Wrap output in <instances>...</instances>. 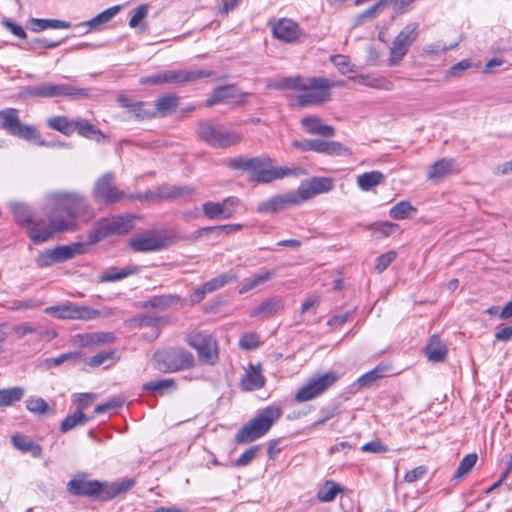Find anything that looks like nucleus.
<instances>
[{
  "label": "nucleus",
  "mask_w": 512,
  "mask_h": 512,
  "mask_svg": "<svg viewBox=\"0 0 512 512\" xmlns=\"http://www.w3.org/2000/svg\"><path fill=\"white\" fill-rule=\"evenodd\" d=\"M342 86V82L335 83L323 77H302L300 75L284 77L273 82L270 87L278 90H295L302 93L296 96L300 106L319 105L331 97L330 89Z\"/></svg>",
  "instance_id": "f257e3e1"
},
{
  "label": "nucleus",
  "mask_w": 512,
  "mask_h": 512,
  "mask_svg": "<svg viewBox=\"0 0 512 512\" xmlns=\"http://www.w3.org/2000/svg\"><path fill=\"white\" fill-rule=\"evenodd\" d=\"M273 160L268 156L235 157L228 161L227 166L233 170L249 173V180L256 183H270L277 179L294 174V170L272 166Z\"/></svg>",
  "instance_id": "f03ea898"
},
{
  "label": "nucleus",
  "mask_w": 512,
  "mask_h": 512,
  "mask_svg": "<svg viewBox=\"0 0 512 512\" xmlns=\"http://www.w3.org/2000/svg\"><path fill=\"white\" fill-rule=\"evenodd\" d=\"M50 199L57 208L66 212V216H59L60 221L72 222L69 231L77 228V220H89L93 217L92 209L85 197L78 192H53Z\"/></svg>",
  "instance_id": "7ed1b4c3"
},
{
  "label": "nucleus",
  "mask_w": 512,
  "mask_h": 512,
  "mask_svg": "<svg viewBox=\"0 0 512 512\" xmlns=\"http://www.w3.org/2000/svg\"><path fill=\"white\" fill-rule=\"evenodd\" d=\"M282 409L270 405L260 410L249 422L243 425L235 435V442L247 444L264 436L281 417Z\"/></svg>",
  "instance_id": "20e7f679"
},
{
  "label": "nucleus",
  "mask_w": 512,
  "mask_h": 512,
  "mask_svg": "<svg viewBox=\"0 0 512 512\" xmlns=\"http://www.w3.org/2000/svg\"><path fill=\"white\" fill-rule=\"evenodd\" d=\"M282 409L270 405L260 410L249 422L243 425L235 435V442L247 444L264 436L281 417Z\"/></svg>",
  "instance_id": "39448f33"
},
{
  "label": "nucleus",
  "mask_w": 512,
  "mask_h": 512,
  "mask_svg": "<svg viewBox=\"0 0 512 512\" xmlns=\"http://www.w3.org/2000/svg\"><path fill=\"white\" fill-rule=\"evenodd\" d=\"M282 409L270 405L260 410L249 422L243 425L235 435V442L247 444L264 436L281 417Z\"/></svg>",
  "instance_id": "423d86ee"
},
{
  "label": "nucleus",
  "mask_w": 512,
  "mask_h": 512,
  "mask_svg": "<svg viewBox=\"0 0 512 512\" xmlns=\"http://www.w3.org/2000/svg\"><path fill=\"white\" fill-rule=\"evenodd\" d=\"M136 216L132 214L113 215L100 219L94 230L88 235L89 244L98 243L110 236L129 233L135 228Z\"/></svg>",
  "instance_id": "0eeeda50"
},
{
  "label": "nucleus",
  "mask_w": 512,
  "mask_h": 512,
  "mask_svg": "<svg viewBox=\"0 0 512 512\" xmlns=\"http://www.w3.org/2000/svg\"><path fill=\"white\" fill-rule=\"evenodd\" d=\"M153 360L155 368L164 373L186 370L194 365V356L181 347L158 350L154 353Z\"/></svg>",
  "instance_id": "6e6552de"
},
{
  "label": "nucleus",
  "mask_w": 512,
  "mask_h": 512,
  "mask_svg": "<svg viewBox=\"0 0 512 512\" xmlns=\"http://www.w3.org/2000/svg\"><path fill=\"white\" fill-rule=\"evenodd\" d=\"M197 134L201 140L214 148L224 149L242 141V135L237 131L209 121L198 124Z\"/></svg>",
  "instance_id": "1a4fd4ad"
},
{
  "label": "nucleus",
  "mask_w": 512,
  "mask_h": 512,
  "mask_svg": "<svg viewBox=\"0 0 512 512\" xmlns=\"http://www.w3.org/2000/svg\"><path fill=\"white\" fill-rule=\"evenodd\" d=\"M0 127L13 136L32 141L41 146L45 145L36 128L20 122L17 109L8 108L0 111Z\"/></svg>",
  "instance_id": "9d476101"
},
{
  "label": "nucleus",
  "mask_w": 512,
  "mask_h": 512,
  "mask_svg": "<svg viewBox=\"0 0 512 512\" xmlns=\"http://www.w3.org/2000/svg\"><path fill=\"white\" fill-rule=\"evenodd\" d=\"M339 380V374L329 371L325 374H318L310 378L295 394V401L303 403L311 401L331 388Z\"/></svg>",
  "instance_id": "9b49d317"
},
{
  "label": "nucleus",
  "mask_w": 512,
  "mask_h": 512,
  "mask_svg": "<svg viewBox=\"0 0 512 512\" xmlns=\"http://www.w3.org/2000/svg\"><path fill=\"white\" fill-rule=\"evenodd\" d=\"M49 222L44 220H32L28 226L29 237L35 244L48 241L56 232L69 231L72 222L60 221L59 216L54 212L48 215Z\"/></svg>",
  "instance_id": "f8f14e48"
},
{
  "label": "nucleus",
  "mask_w": 512,
  "mask_h": 512,
  "mask_svg": "<svg viewBox=\"0 0 512 512\" xmlns=\"http://www.w3.org/2000/svg\"><path fill=\"white\" fill-rule=\"evenodd\" d=\"M419 35L418 23L407 24L395 37L389 51V66L398 65L407 54L409 47L417 40Z\"/></svg>",
  "instance_id": "ddd939ff"
},
{
  "label": "nucleus",
  "mask_w": 512,
  "mask_h": 512,
  "mask_svg": "<svg viewBox=\"0 0 512 512\" xmlns=\"http://www.w3.org/2000/svg\"><path fill=\"white\" fill-rule=\"evenodd\" d=\"M25 94L31 97H75L85 98L89 95L87 89L77 88L69 84H41L27 87Z\"/></svg>",
  "instance_id": "4468645a"
},
{
  "label": "nucleus",
  "mask_w": 512,
  "mask_h": 512,
  "mask_svg": "<svg viewBox=\"0 0 512 512\" xmlns=\"http://www.w3.org/2000/svg\"><path fill=\"white\" fill-rule=\"evenodd\" d=\"M92 196L96 203L110 205L122 201L125 193L116 186L114 173L108 172L96 180Z\"/></svg>",
  "instance_id": "2eb2a0df"
},
{
  "label": "nucleus",
  "mask_w": 512,
  "mask_h": 512,
  "mask_svg": "<svg viewBox=\"0 0 512 512\" xmlns=\"http://www.w3.org/2000/svg\"><path fill=\"white\" fill-rule=\"evenodd\" d=\"M44 312L58 319L92 320L100 315L96 309L76 304H62L45 308Z\"/></svg>",
  "instance_id": "dca6fc26"
},
{
  "label": "nucleus",
  "mask_w": 512,
  "mask_h": 512,
  "mask_svg": "<svg viewBox=\"0 0 512 512\" xmlns=\"http://www.w3.org/2000/svg\"><path fill=\"white\" fill-rule=\"evenodd\" d=\"M187 343L197 350L199 358L203 361L209 364L217 361V343L211 335L202 332L190 333L187 336Z\"/></svg>",
  "instance_id": "f3484780"
},
{
  "label": "nucleus",
  "mask_w": 512,
  "mask_h": 512,
  "mask_svg": "<svg viewBox=\"0 0 512 512\" xmlns=\"http://www.w3.org/2000/svg\"><path fill=\"white\" fill-rule=\"evenodd\" d=\"M169 246V239L154 232L137 234L129 239V247L135 252H154Z\"/></svg>",
  "instance_id": "a211bd4d"
},
{
  "label": "nucleus",
  "mask_w": 512,
  "mask_h": 512,
  "mask_svg": "<svg viewBox=\"0 0 512 512\" xmlns=\"http://www.w3.org/2000/svg\"><path fill=\"white\" fill-rule=\"evenodd\" d=\"M67 490L75 496H98L102 500L103 482L86 480L83 476H76L67 484Z\"/></svg>",
  "instance_id": "6ab92c4d"
},
{
  "label": "nucleus",
  "mask_w": 512,
  "mask_h": 512,
  "mask_svg": "<svg viewBox=\"0 0 512 512\" xmlns=\"http://www.w3.org/2000/svg\"><path fill=\"white\" fill-rule=\"evenodd\" d=\"M271 30L274 37L284 42H293L302 34L298 23L286 18L279 19L272 23Z\"/></svg>",
  "instance_id": "aec40b11"
},
{
  "label": "nucleus",
  "mask_w": 512,
  "mask_h": 512,
  "mask_svg": "<svg viewBox=\"0 0 512 512\" xmlns=\"http://www.w3.org/2000/svg\"><path fill=\"white\" fill-rule=\"evenodd\" d=\"M299 200L294 194H283L270 197L257 206V212L271 214L285 209L289 205H298Z\"/></svg>",
  "instance_id": "412c9836"
},
{
  "label": "nucleus",
  "mask_w": 512,
  "mask_h": 512,
  "mask_svg": "<svg viewBox=\"0 0 512 512\" xmlns=\"http://www.w3.org/2000/svg\"><path fill=\"white\" fill-rule=\"evenodd\" d=\"M211 71L205 70H166L163 71L164 84H185L198 79L210 77Z\"/></svg>",
  "instance_id": "4be33fe9"
},
{
  "label": "nucleus",
  "mask_w": 512,
  "mask_h": 512,
  "mask_svg": "<svg viewBox=\"0 0 512 512\" xmlns=\"http://www.w3.org/2000/svg\"><path fill=\"white\" fill-rule=\"evenodd\" d=\"M265 378L262 375L261 367L250 365L240 379V387L243 391H254L263 388Z\"/></svg>",
  "instance_id": "5701e85b"
},
{
  "label": "nucleus",
  "mask_w": 512,
  "mask_h": 512,
  "mask_svg": "<svg viewBox=\"0 0 512 512\" xmlns=\"http://www.w3.org/2000/svg\"><path fill=\"white\" fill-rule=\"evenodd\" d=\"M455 172H458L455 161L442 158L429 166L427 178L429 180H440Z\"/></svg>",
  "instance_id": "b1692460"
},
{
  "label": "nucleus",
  "mask_w": 512,
  "mask_h": 512,
  "mask_svg": "<svg viewBox=\"0 0 512 512\" xmlns=\"http://www.w3.org/2000/svg\"><path fill=\"white\" fill-rule=\"evenodd\" d=\"M302 128L311 135H320L324 137H332L335 130L332 126L323 124L316 116L305 117L301 120Z\"/></svg>",
  "instance_id": "393cba45"
},
{
  "label": "nucleus",
  "mask_w": 512,
  "mask_h": 512,
  "mask_svg": "<svg viewBox=\"0 0 512 512\" xmlns=\"http://www.w3.org/2000/svg\"><path fill=\"white\" fill-rule=\"evenodd\" d=\"M135 485L132 478L123 479L119 482H103L102 500H111L129 491Z\"/></svg>",
  "instance_id": "a878e982"
},
{
  "label": "nucleus",
  "mask_w": 512,
  "mask_h": 512,
  "mask_svg": "<svg viewBox=\"0 0 512 512\" xmlns=\"http://www.w3.org/2000/svg\"><path fill=\"white\" fill-rule=\"evenodd\" d=\"M448 349L438 335H432L425 347L426 357L431 362H442L447 356Z\"/></svg>",
  "instance_id": "bb28decb"
},
{
  "label": "nucleus",
  "mask_w": 512,
  "mask_h": 512,
  "mask_svg": "<svg viewBox=\"0 0 512 512\" xmlns=\"http://www.w3.org/2000/svg\"><path fill=\"white\" fill-rule=\"evenodd\" d=\"M140 268L132 265L123 268L112 267L99 275V281L105 282H116L120 281L128 276L139 273Z\"/></svg>",
  "instance_id": "cd10ccee"
},
{
  "label": "nucleus",
  "mask_w": 512,
  "mask_h": 512,
  "mask_svg": "<svg viewBox=\"0 0 512 512\" xmlns=\"http://www.w3.org/2000/svg\"><path fill=\"white\" fill-rule=\"evenodd\" d=\"M194 193L191 186H170L162 185L158 188L156 196L162 200L183 198Z\"/></svg>",
  "instance_id": "c85d7f7f"
},
{
  "label": "nucleus",
  "mask_w": 512,
  "mask_h": 512,
  "mask_svg": "<svg viewBox=\"0 0 512 512\" xmlns=\"http://www.w3.org/2000/svg\"><path fill=\"white\" fill-rule=\"evenodd\" d=\"M80 136L100 142L105 135L86 119H77L74 121V132Z\"/></svg>",
  "instance_id": "c756f323"
},
{
  "label": "nucleus",
  "mask_w": 512,
  "mask_h": 512,
  "mask_svg": "<svg viewBox=\"0 0 512 512\" xmlns=\"http://www.w3.org/2000/svg\"><path fill=\"white\" fill-rule=\"evenodd\" d=\"M87 244L82 242H75L69 245H61L55 247L59 263L70 260L78 255L86 253Z\"/></svg>",
  "instance_id": "7c9ffc66"
},
{
  "label": "nucleus",
  "mask_w": 512,
  "mask_h": 512,
  "mask_svg": "<svg viewBox=\"0 0 512 512\" xmlns=\"http://www.w3.org/2000/svg\"><path fill=\"white\" fill-rule=\"evenodd\" d=\"M180 303V297L174 294L153 296L145 301V308H155L161 311L175 307Z\"/></svg>",
  "instance_id": "2f4dec72"
},
{
  "label": "nucleus",
  "mask_w": 512,
  "mask_h": 512,
  "mask_svg": "<svg viewBox=\"0 0 512 512\" xmlns=\"http://www.w3.org/2000/svg\"><path fill=\"white\" fill-rule=\"evenodd\" d=\"M282 309H283L282 299L279 297H274V298H271V299H268V300L262 302L259 306H257L256 308H254L251 311L250 315L253 317L260 316V315H262L264 317H268V316L277 314Z\"/></svg>",
  "instance_id": "473e14b6"
},
{
  "label": "nucleus",
  "mask_w": 512,
  "mask_h": 512,
  "mask_svg": "<svg viewBox=\"0 0 512 512\" xmlns=\"http://www.w3.org/2000/svg\"><path fill=\"white\" fill-rule=\"evenodd\" d=\"M14 447L24 453H31L33 457H41L42 447L23 435H14L12 437Z\"/></svg>",
  "instance_id": "72a5a7b5"
},
{
  "label": "nucleus",
  "mask_w": 512,
  "mask_h": 512,
  "mask_svg": "<svg viewBox=\"0 0 512 512\" xmlns=\"http://www.w3.org/2000/svg\"><path fill=\"white\" fill-rule=\"evenodd\" d=\"M71 24L66 21L57 19H38L32 18L30 20V28L34 32H40L45 29H67Z\"/></svg>",
  "instance_id": "f704fd0d"
},
{
  "label": "nucleus",
  "mask_w": 512,
  "mask_h": 512,
  "mask_svg": "<svg viewBox=\"0 0 512 512\" xmlns=\"http://www.w3.org/2000/svg\"><path fill=\"white\" fill-rule=\"evenodd\" d=\"M384 180V175L380 171L366 172L357 177V185L362 191H369L370 189L381 184Z\"/></svg>",
  "instance_id": "c9c22d12"
},
{
  "label": "nucleus",
  "mask_w": 512,
  "mask_h": 512,
  "mask_svg": "<svg viewBox=\"0 0 512 512\" xmlns=\"http://www.w3.org/2000/svg\"><path fill=\"white\" fill-rule=\"evenodd\" d=\"M74 121L66 116H55L47 119V126L66 136H70L74 132Z\"/></svg>",
  "instance_id": "e433bc0d"
},
{
  "label": "nucleus",
  "mask_w": 512,
  "mask_h": 512,
  "mask_svg": "<svg viewBox=\"0 0 512 512\" xmlns=\"http://www.w3.org/2000/svg\"><path fill=\"white\" fill-rule=\"evenodd\" d=\"M15 221L21 225L28 227L32 224L33 214L30 208L23 203H10Z\"/></svg>",
  "instance_id": "4c0bfd02"
},
{
  "label": "nucleus",
  "mask_w": 512,
  "mask_h": 512,
  "mask_svg": "<svg viewBox=\"0 0 512 512\" xmlns=\"http://www.w3.org/2000/svg\"><path fill=\"white\" fill-rule=\"evenodd\" d=\"M92 417L85 415L82 411L76 410L73 414L67 416L60 425V431L66 433L77 426H83L88 421H90Z\"/></svg>",
  "instance_id": "58836bf2"
},
{
  "label": "nucleus",
  "mask_w": 512,
  "mask_h": 512,
  "mask_svg": "<svg viewBox=\"0 0 512 512\" xmlns=\"http://www.w3.org/2000/svg\"><path fill=\"white\" fill-rule=\"evenodd\" d=\"M118 103L124 107L127 108L129 111L134 112L136 117L144 119V118H150L154 116V113H149L143 111V102L133 101L126 95H119L117 98Z\"/></svg>",
  "instance_id": "ea45409f"
},
{
  "label": "nucleus",
  "mask_w": 512,
  "mask_h": 512,
  "mask_svg": "<svg viewBox=\"0 0 512 512\" xmlns=\"http://www.w3.org/2000/svg\"><path fill=\"white\" fill-rule=\"evenodd\" d=\"M388 1L389 0H380L358 14L354 19V26H359L367 21L373 20L378 15V13L386 7Z\"/></svg>",
  "instance_id": "a19ab883"
},
{
  "label": "nucleus",
  "mask_w": 512,
  "mask_h": 512,
  "mask_svg": "<svg viewBox=\"0 0 512 512\" xmlns=\"http://www.w3.org/2000/svg\"><path fill=\"white\" fill-rule=\"evenodd\" d=\"M243 229L242 224H225L218 226L203 227L198 231V234L202 233H214L216 237L229 236L233 233L239 232Z\"/></svg>",
  "instance_id": "79ce46f5"
},
{
  "label": "nucleus",
  "mask_w": 512,
  "mask_h": 512,
  "mask_svg": "<svg viewBox=\"0 0 512 512\" xmlns=\"http://www.w3.org/2000/svg\"><path fill=\"white\" fill-rule=\"evenodd\" d=\"M24 392V389L21 387L0 389V407H7L20 401L24 396Z\"/></svg>",
  "instance_id": "37998d69"
},
{
  "label": "nucleus",
  "mask_w": 512,
  "mask_h": 512,
  "mask_svg": "<svg viewBox=\"0 0 512 512\" xmlns=\"http://www.w3.org/2000/svg\"><path fill=\"white\" fill-rule=\"evenodd\" d=\"M416 211L409 201H400L390 209L389 215L392 219L401 220L410 217Z\"/></svg>",
  "instance_id": "c03bdc74"
},
{
  "label": "nucleus",
  "mask_w": 512,
  "mask_h": 512,
  "mask_svg": "<svg viewBox=\"0 0 512 512\" xmlns=\"http://www.w3.org/2000/svg\"><path fill=\"white\" fill-rule=\"evenodd\" d=\"M385 370L386 369L384 367H375L374 369L360 376L356 381V385H358L360 388L371 387L377 380L383 377Z\"/></svg>",
  "instance_id": "a18cd8bd"
},
{
  "label": "nucleus",
  "mask_w": 512,
  "mask_h": 512,
  "mask_svg": "<svg viewBox=\"0 0 512 512\" xmlns=\"http://www.w3.org/2000/svg\"><path fill=\"white\" fill-rule=\"evenodd\" d=\"M236 279H237L236 274L231 273V272L224 273V274L219 275V276L207 281L206 283H204L205 289H206V291L211 293V292H214V291L224 287L225 285L235 281Z\"/></svg>",
  "instance_id": "49530a36"
},
{
  "label": "nucleus",
  "mask_w": 512,
  "mask_h": 512,
  "mask_svg": "<svg viewBox=\"0 0 512 512\" xmlns=\"http://www.w3.org/2000/svg\"><path fill=\"white\" fill-rule=\"evenodd\" d=\"M478 456L476 453L467 454L460 462L455 471L454 478L462 479L468 475L477 462Z\"/></svg>",
  "instance_id": "de8ad7c7"
},
{
  "label": "nucleus",
  "mask_w": 512,
  "mask_h": 512,
  "mask_svg": "<svg viewBox=\"0 0 512 512\" xmlns=\"http://www.w3.org/2000/svg\"><path fill=\"white\" fill-rule=\"evenodd\" d=\"M340 490V487L333 481H326L319 489L317 497L322 502H330L335 499Z\"/></svg>",
  "instance_id": "09e8293b"
},
{
  "label": "nucleus",
  "mask_w": 512,
  "mask_h": 512,
  "mask_svg": "<svg viewBox=\"0 0 512 512\" xmlns=\"http://www.w3.org/2000/svg\"><path fill=\"white\" fill-rule=\"evenodd\" d=\"M178 101L179 98L177 96L166 95L157 99L156 108L162 115H166L177 108Z\"/></svg>",
  "instance_id": "8fccbe9b"
},
{
  "label": "nucleus",
  "mask_w": 512,
  "mask_h": 512,
  "mask_svg": "<svg viewBox=\"0 0 512 512\" xmlns=\"http://www.w3.org/2000/svg\"><path fill=\"white\" fill-rule=\"evenodd\" d=\"M120 11V6L110 7L103 12L99 13L97 16L92 18L90 21L86 23V25L90 27H96L101 24L109 22L118 12Z\"/></svg>",
  "instance_id": "3c124183"
},
{
  "label": "nucleus",
  "mask_w": 512,
  "mask_h": 512,
  "mask_svg": "<svg viewBox=\"0 0 512 512\" xmlns=\"http://www.w3.org/2000/svg\"><path fill=\"white\" fill-rule=\"evenodd\" d=\"M204 215L211 219H224V212L220 202L207 201L202 205Z\"/></svg>",
  "instance_id": "603ef678"
},
{
  "label": "nucleus",
  "mask_w": 512,
  "mask_h": 512,
  "mask_svg": "<svg viewBox=\"0 0 512 512\" xmlns=\"http://www.w3.org/2000/svg\"><path fill=\"white\" fill-rule=\"evenodd\" d=\"M176 385L173 379H162L158 381H150L143 385V388L148 391L163 394L167 389H175Z\"/></svg>",
  "instance_id": "864d4df0"
},
{
  "label": "nucleus",
  "mask_w": 512,
  "mask_h": 512,
  "mask_svg": "<svg viewBox=\"0 0 512 512\" xmlns=\"http://www.w3.org/2000/svg\"><path fill=\"white\" fill-rule=\"evenodd\" d=\"M309 182L317 195L331 191L334 186L332 179L327 177H313Z\"/></svg>",
  "instance_id": "5fc2aeb1"
},
{
  "label": "nucleus",
  "mask_w": 512,
  "mask_h": 512,
  "mask_svg": "<svg viewBox=\"0 0 512 512\" xmlns=\"http://www.w3.org/2000/svg\"><path fill=\"white\" fill-rule=\"evenodd\" d=\"M26 408L34 414L42 415L45 414L48 410L47 402L40 397L29 398L26 400Z\"/></svg>",
  "instance_id": "6e6d98bb"
},
{
  "label": "nucleus",
  "mask_w": 512,
  "mask_h": 512,
  "mask_svg": "<svg viewBox=\"0 0 512 512\" xmlns=\"http://www.w3.org/2000/svg\"><path fill=\"white\" fill-rule=\"evenodd\" d=\"M366 86L387 91L393 89V83L390 80L386 79L385 77H377L374 75H368Z\"/></svg>",
  "instance_id": "4d7b16f0"
},
{
  "label": "nucleus",
  "mask_w": 512,
  "mask_h": 512,
  "mask_svg": "<svg viewBox=\"0 0 512 512\" xmlns=\"http://www.w3.org/2000/svg\"><path fill=\"white\" fill-rule=\"evenodd\" d=\"M224 219H230L236 213L237 207L240 205V199L235 196H229L222 202Z\"/></svg>",
  "instance_id": "13d9d810"
},
{
  "label": "nucleus",
  "mask_w": 512,
  "mask_h": 512,
  "mask_svg": "<svg viewBox=\"0 0 512 512\" xmlns=\"http://www.w3.org/2000/svg\"><path fill=\"white\" fill-rule=\"evenodd\" d=\"M396 252L388 251L376 258L375 270L377 273L385 271L389 265L396 259Z\"/></svg>",
  "instance_id": "bf43d9fd"
},
{
  "label": "nucleus",
  "mask_w": 512,
  "mask_h": 512,
  "mask_svg": "<svg viewBox=\"0 0 512 512\" xmlns=\"http://www.w3.org/2000/svg\"><path fill=\"white\" fill-rule=\"evenodd\" d=\"M260 345L259 335L256 333H245L239 340V347L244 350H253Z\"/></svg>",
  "instance_id": "052dcab7"
},
{
  "label": "nucleus",
  "mask_w": 512,
  "mask_h": 512,
  "mask_svg": "<svg viewBox=\"0 0 512 512\" xmlns=\"http://www.w3.org/2000/svg\"><path fill=\"white\" fill-rule=\"evenodd\" d=\"M261 447L259 445L249 447L235 462L238 467L249 465L257 456Z\"/></svg>",
  "instance_id": "680f3d73"
},
{
  "label": "nucleus",
  "mask_w": 512,
  "mask_h": 512,
  "mask_svg": "<svg viewBox=\"0 0 512 512\" xmlns=\"http://www.w3.org/2000/svg\"><path fill=\"white\" fill-rule=\"evenodd\" d=\"M36 262L39 267H49L53 264L59 263L55 248L41 253L37 257Z\"/></svg>",
  "instance_id": "e2e57ef3"
},
{
  "label": "nucleus",
  "mask_w": 512,
  "mask_h": 512,
  "mask_svg": "<svg viewBox=\"0 0 512 512\" xmlns=\"http://www.w3.org/2000/svg\"><path fill=\"white\" fill-rule=\"evenodd\" d=\"M293 194L297 196L299 204L317 195L309 181L303 182Z\"/></svg>",
  "instance_id": "0e129e2a"
},
{
  "label": "nucleus",
  "mask_w": 512,
  "mask_h": 512,
  "mask_svg": "<svg viewBox=\"0 0 512 512\" xmlns=\"http://www.w3.org/2000/svg\"><path fill=\"white\" fill-rule=\"evenodd\" d=\"M76 356H77V353H74V352L64 353L57 357L47 358L44 360L43 363H44L45 368L51 369V368L58 367V366L62 365L64 362H66L70 359H73Z\"/></svg>",
  "instance_id": "69168bd1"
},
{
  "label": "nucleus",
  "mask_w": 512,
  "mask_h": 512,
  "mask_svg": "<svg viewBox=\"0 0 512 512\" xmlns=\"http://www.w3.org/2000/svg\"><path fill=\"white\" fill-rule=\"evenodd\" d=\"M232 91L231 87L225 86L216 89L213 95L207 100V106L211 107L217 103H220L230 96Z\"/></svg>",
  "instance_id": "338daca9"
},
{
  "label": "nucleus",
  "mask_w": 512,
  "mask_h": 512,
  "mask_svg": "<svg viewBox=\"0 0 512 512\" xmlns=\"http://www.w3.org/2000/svg\"><path fill=\"white\" fill-rule=\"evenodd\" d=\"M331 61L342 74L352 71V68L350 67V60L345 55H334L331 57Z\"/></svg>",
  "instance_id": "774afa93"
}]
</instances>
